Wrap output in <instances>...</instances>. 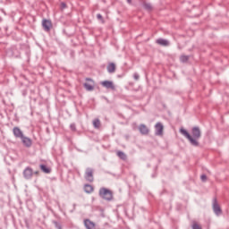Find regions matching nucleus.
Returning <instances> with one entry per match:
<instances>
[{
	"label": "nucleus",
	"instance_id": "1",
	"mask_svg": "<svg viewBox=\"0 0 229 229\" xmlns=\"http://www.w3.org/2000/svg\"><path fill=\"white\" fill-rule=\"evenodd\" d=\"M182 135L186 137L188 140H190V143L191 146L198 147L199 146V142H198L199 139L201 137V131L199 130V127H193L191 130V135L185 129H181L180 130Z\"/></svg>",
	"mask_w": 229,
	"mask_h": 229
},
{
	"label": "nucleus",
	"instance_id": "2",
	"mask_svg": "<svg viewBox=\"0 0 229 229\" xmlns=\"http://www.w3.org/2000/svg\"><path fill=\"white\" fill-rule=\"evenodd\" d=\"M98 195L106 201H112L114 199V192L106 188H100Z\"/></svg>",
	"mask_w": 229,
	"mask_h": 229
},
{
	"label": "nucleus",
	"instance_id": "3",
	"mask_svg": "<svg viewBox=\"0 0 229 229\" xmlns=\"http://www.w3.org/2000/svg\"><path fill=\"white\" fill-rule=\"evenodd\" d=\"M42 28L44 31H46L47 33H49V31H51V30L53 29V22L51 21V20L43 19Z\"/></svg>",
	"mask_w": 229,
	"mask_h": 229
},
{
	"label": "nucleus",
	"instance_id": "4",
	"mask_svg": "<svg viewBox=\"0 0 229 229\" xmlns=\"http://www.w3.org/2000/svg\"><path fill=\"white\" fill-rule=\"evenodd\" d=\"M84 178L87 182H89V183H92V182H94V169L90 167L87 168Z\"/></svg>",
	"mask_w": 229,
	"mask_h": 229
},
{
	"label": "nucleus",
	"instance_id": "5",
	"mask_svg": "<svg viewBox=\"0 0 229 229\" xmlns=\"http://www.w3.org/2000/svg\"><path fill=\"white\" fill-rule=\"evenodd\" d=\"M22 174L25 180H31V178H33V168H31V166L25 167Z\"/></svg>",
	"mask_w": 229,
	"mask_h": 229
},
{
	"label": "nucleus",
	"instance_id": "6",
	"mask_svg": "<svg viewBox=\"0 0 229 229\" xmlns=\"http://www.w3.org/2000/svg\"><path fill=\"white\" fill-rule=\"evenodd\" d=\"M155 135L157 137L164 135V124H162V123H157L155 125Z\"/></svg>",
	"mask_w": 229,
	"mask_h": 229
},
{
	"label": "nucleus",
	"instance_id": "7",
	"mask_svg": "<svg viewBox=\"0 0 229 229\" xmlns=\"http://www.w3.org/2000/svg\"><path fill=\"white\" fill-rule=\"evenodd\" d=\"M213 212H215L216 216H221L223 214V210L217 203V199H213Z\"/></svg>",
	"mask_w": 229,
	"mask_h": 229
},
{
	"label": "nucleus",
	"instance_id": "8",
	"mask_svg": "<svg viewBox=\"0 0 229 229\" xmlns=\"http://www.w3.org/2000/svg\"><path fill=\"white\" fill-rule=\"evenodd\" d=\"M86 81H90V83L85 82L83 84L84 89H86V90H88L89 92L94 90V81L92 79H90V78H86Z\"/></svg>",
	"mask_w": 229,
	"mask_h": 229
},
{
	"label": "nucleus",
	"instance_id": "9",
	"mask_svg": "<svg viewBox=\"0 0 229 229\" xmlns=\"http://www.w3.org/2000/svg\"><path fill=\"white\" fill-rule=\"evenodd\" d=\"M21 140L25 148H31L33 146V140L24 135L21 138Z\"/></svg>",
	"mask_w": 229,
	"mask_h": 229
},
{
	"label": "nucleus",
	"instance_id": "10",
	"mask_svg": "<svg viewBox=\"0 0 229 229\" xmlns=\"http://www.w3.org/2000/svg\"><path fill=\"white\" fill-rule=\"evenodd\" d=\"M100 85H102V87H105V89H111V90H115V86L111 81H104L100 82Z\"/></svg>",
	"mask_w": 229,
	"mask_h": 229
},
{
	"label": "nucleus",
	"instance_id": "11",
	"mask_svg": "<svg viewBox=\"0 0 229 229\" xmlns=\"http://www.w3.org/2000/svg\"><path fill=\"white\" fill-rule=\"evenodd\" d=\"M138 129L140 133H141V135H149V128H148L146 124L144 123L140 124Z\"/></svg>",
	"mask_w": 229,
	"mask_h": 229
},
{
	"label": "nucleus",
	"instance_id": "12",
	"mask_svg": "<svg viewBox=\"0 0 229 229\" xmlns=\"http://www.w3.org/2000/svg\"><path fill=\"white\" fill-rule=\"evenodd\" d=\"M13 133L15 139H21L24 136V133L19 127H13Z\"/></svg>",
	"mask_w": 229,
	"mask_h": 229
},
{
	"label": "nucleus",
	"instance_id": "13",
	"mask_svg": "<svg viewBox=\"0 0 229 229\" xmlns=\"http://www.w3.org/2000/svg\"><path fill=\"white\" fill-rule=\"evenodd\" d=\"M84 226L86 229H96V223L87 218V219H84Z\"/></svg>",
	"mask_w": 229,
	"mask_h": 229
},
{
	"label": "nucleus",
	"instance_id": "14",
	"mask_svg": "<svg viewBox=\"0 0 229 229\" xmlns=\"http://www.w3.org/2000/svg\"><path fill=\"white\" fill-rule=\"evenodd\" d=\"M156 44H158V46H163L164 47H167L171 45L169 40L165 39V38H157L156 40Z\"/></svg>",
	"mask_w": 229,
	"mask_h": 229
},
{
	"label": "nucleus",
	"instance_id": "15",
	"mask_svg": "<svg viewBox=\"0 0 229 229\" xmlns=\"http://www.w3.org/2000/svg\"><path fill=\"white\" fill-rule=\"evenodd\" d=\"M106 69H107V72H109V74H114V72H115V64H114V63H109L108 64H107V67H106Z\"/></svg>",
	"mask_w": 229,
	"mask_h": 229
},
{
	"label": "nucleus",
	"instance_id": "16",
	"mask_svg": "<svg viewBox=\"0 0 229 229\" xmlns=\"http://www.w3.org/2000/svg\"><path fill=\"white\" fill-rule=\"evenodd\" d=\"M83 189L86 194H92V192H94V186L90 184H85Z\"/></svg>",
	"mask_w": 229,
	"mask_h": 229
},
{
	"label": "nucleus",
	"instance_id": "17",
	"mask_svg": "<svg viewBox=\"0 0 229 229\" xmlns=\"http://www.w3.org/2000/svg\"><path fill=\"white\" fill-rule=\"evenodd\" d=\"M39 169H41L43 173H46V174H49V173H51V168L47 167L46 165H40Z\"/></svg>",
	"mask_w": 229,
	"mask_h": 229
},
{
	"label": "nucleus",
	"instance_id": "18",
	"mask_svg": "<svg viewBox=\"0 0 229 229\" xmlns=\"http://www.w3.org/2000/svg\"><path fill=\"white\" fill-rule=\"evenodd\" d=\"M93 126L96 130H99V128H101V121L98 118H96L93 120Z\"/></svg>",
	"mask_w": 229,
	"mask_h": 229
},
{
	"label": "nucleus",
	"instance_id": "19",
	"mask_svg": "<svg viewBox=\"0 0 229 229\" xmlns=\"http://www.w3.org/2000/svg\"><path fill=\"white\" fill-rule=\"evenodd\" d=\"M116 155H117L118 157L121 158V160H127V158H128V156H126L125 153L121 151V150H118L116 152Z\"/></svg>",
	"mask_w": 229,
	"mask_h": 229
},
{
	"label": "nucleus",
	"instance_id": "20",
	"mask_svg": "<svg viewBox=\"0 0 229 229\" xmlns=\"http://www.w3.org/2000/svg\"><path fill=\"white\" fill-rule=\"evenodd\" d=\"M180 60L182 64H185V62H189V55H181Z\"/></svg>",
	"mask_w": 229,
	"mask_h": 229
},
{
	"label": "nucleus",
	"instance_id": "21",
	"mask_svg": "<svg viewBox=\"0 0 229 229\" xmlns=\"http://www.w3.org/2000/svg\"><path fill=\"white\" fill-rule=\"evenodd\" d=\"M192 229H203L199 224H198L197 222H193L192 225H191Z\"/></svg>",
	"mask_w": 229,
	"mask_h": 229
},
{
	"label": "nucleus",
	"instance_id": "22",
	"mask_svg": "<svg viewBox=\"0 0 229 229\" xmlns=\"http://www.w3.org/2000/svg\"><path fill=\"white\" fill-rule=\"evenodd\" d=\"M53 224L55 225V228L62 229V224L58 223L57 221H53Z\"/></svg>",
	"mask_w": 229,
	"mask_h": 229
},
{
	"label": "nucleus",
	"instance_id": "23",
	"mask_svg": "<svg viewBox=\"0 0 229 229\" xmlns=\"http://www.w3.org/2000/svg\"><path fill=\"white\" fill-rule=\"evenodd\" d=\"M143 6L145 10H151L153 8L151 4H144Z\"/></svg>",
	"mask_w": 229,
	"mask_h": 229
},
{
	"label": "nucleus",
	"instance_id": "24",
	"mask_svg": "<svg viewBox=\"0 0 229 229\" xmlns=\"http://www.w3.org/2000/svg\"><path fill=\"white\" fill-rule=\"evenodd\" d=\"M97 19L98 21H101V22H105V20L103 19V15H101L100 13L97 14Z\"/></svg>",
	"mask_w": 229,
	"mask_h": 229
},
{
	"label": "nucleus",
	"instance_id": "25",
	"mask_svg": "<svg viewBox=\"0 0 229 229\" xmlns=\"http://www.w3.org/2000/svg\"><path fill=\"white\" fill-rule=\"evenodd\" d=\"M133 78H134V80H135L136 81H139V80H140V75H139V73L135 72V73L133 74Z\"/></svg>",
	"mask_w": 229,
	"mask_h": 229
},
{
	"label": "nucleus",
	"instance_id": "26",
	"mask_svg": "<svg viewBox=\"0 0 229 229\" xmlns=\"http://www.w3.org/2000/svg\"><path fill=\"white\" fill-rule=\"evenodd\" d=\"M70 129L72 130V131H76V123H72L70 125Z\"/></svg>",
	"mask_w": 229,
	"mask_h": 229
},
{
	"label": "nucleus",
	"instance_id": "27",
	"mask_svg": "<svg viewBox=\"0 0 229 229\" xmlns=\"http://www.w3.org/2000/svg\"><path fill=\"white\" fill-rule=\"evenodd\" d=\"M200 180H201L202 182H207V175L202 174V175L200 176Z\"/></svg>",
	"mask_w": 229,
	"mask_h": 229
},
{
	"label": "nucleus",
	"instance_id": "28",
	"mask_svg": "<svg viewBox=\"0 0 229 229\" xmlns=\"http://www.w3.org/2000/svg\"><path fill=\"white\" fill-rule=\"evenodd\" d=\"M61 8L64 10V8H67V4L65 3L61 4Z\"/></svg>",
	"mask_w": 229,
	"mask_h": 229
},
{
	"label": "nucleus",
	"instance_id": "29",
	"mask_svg": "<svg viewBox=\"0 0 229 229\" xmlns=\"http://www.w3.org/2000/svg\"><path fill=\"white\" fill-rule=\"evenodd\" d=\"M34 174H36V176H38L39 172L38 171L33 172V176H34Z\"/></svg>",
	"mask_w": 229,
	"mask_h": 229
},
{
	"label": "nucleus",
	"instance_id": "30",
	"mask_svg": "<svg viewBox=\"0 0 229 229\" xmlns=\"http://www.w3.org/2000/svg\"><path fill=\"white\" fill-rule=\"evenodd\" d=\"M127 3H128L129 4H131V0H127Z\"/></svg>",
	"mask_w": 229,
	"mask_h": 229
},
{
	"label": "nucleus",
	"instance_id": "31",
	"mask_svg": "<svg viewBox=\"0 0 229 229\" xmlns=\"http://www.w3.org/2000/svg\"><path fill=\"white\" fill-rule=\"evenodd\" d=\"M0 22H3V17L0 16Z\"/></svg>",
	"mask_w": 229,
	"mask_h": 229
}]
</instances>
